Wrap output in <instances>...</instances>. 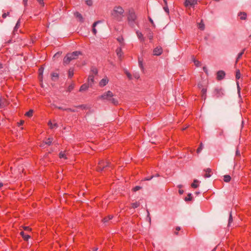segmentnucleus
<instances>
[{"label":"nucleus","instance_id":"nucleus-1","mask_svg":"<svg viewBox=\"0 0 251 251\" xmlns=\"http://www.w3.org/2000/svg\"><path fill=\"white\" fill-rule=\"evenodd\" d=\"M114 94L110 91L104 92L102 95L99 97L100 99L102 100H107L113 104L116 105L118 104V100L116 99L113 98Z\"/></svg>","mask_w":251,"mask_h":251},{"label":"nucleus","instance_id":"nucleus-2","mask_svg":"<svg viewBox=\"0 0 251 251\" xmlns=\"http://www.w3.org/2000/svg\"><path fill=\"white\" fill-rule=\"evenodd\" d=\"M82 53L80 51H75L72 53H68L64 58L63 63L65 65H68L73 60L76 59Z\"/></svg>","mask_w":251,"mask_h":251},{"label":"nucleus","instance_id":"nucleus-3","mask_svg":"<svg viewBox=\"0 0 251 251\" xmlns=\"http://www.w3.org/2000/svg\"><path fill=\"white\" fill-rule=\"evenodd\" d=\"M136 15L133 9H129L128 10L127 15V20L128 24L131 26H134V24H136Z\"/></svg>","mask_w":251,"mask_h":251},{"label":"nucleus","instance_id":"nucleus-4","mask_svg":"<svg viewBox=\"0 0 251 251\" xmlns=\"http://www.w3.org/2000/svg\"><path fill=\"white\" fill-rule=\"evenodd\" d=\"M124 12V10L122 7L120 6H116L114 7L111 14L114 18H117V19H120L123 16Z\"/></svg>","mask_w":251,"mask_h":251},{"label":"nucleus","instance_id":"nucleus-5","mask_svg":"<svg viewBox=\"0 0 251 251\" xmlns=\"http://www.w3.org/2000/svg\"><path fill=\"white\" fill-rule=\"evenodd\" d=\"M213 94L217 98L223 97L225 94L224 90L221 87H216L213 90Z\"/></svg>","mask_w":251,"mask_h":251},{"label":"nucleus","instance_id":"nucleus-6","mask_svg":"<svg viewBox=\"0 0 251 251\" xmlns=\"http://www.w3.org/2000/svg\"><path fill=\"white\" fill-rule=\"evenodd\" d=\"M104 164V161L103 160H100L99 163V166L97 169L98 171H102L104 168L107 167H110V163L109 162H106L105 164Z\"/></svg>","mask_w":251,"mask_h":251},{"label":"nucleus","instance_id":"nucleus-7","mask_svg":"<svg viewBox=\"0 0 251 251\" xmlns=\"http://www.w3.org/2000/svg\"><path fill=\"white\" fill-rule=\"evenodd\" d=\"M197 0H185L184 4L185 7H188L189 6H193L196 4H197Z\"/></svg>","mask_w":251,"mask_h":251},{"label":"nucleus","instance_id":"nucleus-8","mask_svg":"<svg viewBox=\"0 0 251 251\" xmlns=\"http://www.w3.org/2000/svg\"><path fill=\"white\" fill-rule=\"evenodd\" d=\"M162 53V49L161 47H157L153 50V54L154 55H160Z\"/></svg>","mask_w":251,"mask_h":251},{"label":"nucleus","instance_id":"nucleus-9","mask_svg":"<svg viewBox=\"0 0 251 251\" xmlns=\"http://www.w3.org/2000/svg\"><path fill=\"white\" fill-rule=\"evenodd\" d=\"M225 76V73L223 71H219L217 73V78L220 80L223 79Z\"/></svg>","mask_w":251,"mask_h":251},{"label":"nucleus","instance_id":"nucleus-10","mask_svg":"<svg viewBox=\"0 0 251 251\" xmlns=\"http://www.w3.org/2000/svg\"><path fill=\"white\" fill-rule=\"evenodd\" d=\"M108 78L107 77H105L100 81L99 85L101 87H104L108 83Z\"/></svg>","mask_w":251,"mask_h":251},{"label":"nucleus","instance_id":"nucleus-11","mask_svg":"<svg viewBox=\"0 0 251 251\" xmlns=\"http://www.w3.org/2000/svg\"><path fill=\"white\" fill-rule=\"evenodd\" d=\"M94 76L93 74H90L88 76V85H90V86H92V85L94 82Z\"/></svg>","mask_w":251,"mask_h":251},{"label":"nucleus","instance_id":"nucleus-12","mask_svg":"<svg viewBox=\"0 0 251 251\" xmlns=\"http://www.w3.org/2000/svg\"><path fill=\"white\" fill-rule=\"evenodd\" d=\"M74 15L76 18L78 19V21H79V22H82V23L83 22L84 19L81 14L76 12L75 13Z\"/></svg>","mask_w":251,"mask_h":251},{"label":"nucleus","instance_id":"nucleus-13","mask_svg":"<svg viewBox=\"0 0 251 251\" xmlns=\"http://www.w3.org/2000/svg\"><path fill=\"white\" fill-rule=\"evenodd\" d=\"M8 103L5 99H0V108H2L6 106Z\"/></svg>","mask_w":251,"mask_h":251},{"label":"nucleus","instance_id":"nucleus-14","mask_svg":"<svg viewBox=\"0 0 251 251\" xmlns=\"http://www.w3.org/2000/svg\"><path fill=\"white\" fill-rule=\"evenodd\" d=\"M89 86H90V85H88V84H83L80 87V89H79V91L80 92H82V91L87 90L88 89V88H89Z\"/></svg>","mask_w":251,"mask_h":251},{"label":"nucleus","instance_id":"nucleus-15","mask_svg":"<svg viewBox=\"0 0 251 251\" xmlns=\"http://www.w3.org/2000/svg\"><path fill=\"white\" fill-rule=\"evenodd\" d=\"M205 172V174L204 175L205 177H209L211 176L210 173L211 172V170L209 168H207L204 170Z\"/></svg>","mask_w":251,"mask_h":251},{"label":"nucleus","instance_id":"nucleus-16","mask_svg":"<svg viewBox=\"0 0 251 251\" xmlns=\"http://www.w3.org/2000/svg\"><path fill=\"white\" fill-rule=\"evenodd\" d=\"M90 74H93L94 75V76L95 75H97V74H98L97 69L94 67H92L91 69V71H90Z\"/></svg>","mask_w":251,"mask_h":251},{"label":"nucleus","instance_id":"nucleus-17","mask_svg":"<svg viewBox=\"0 0 251 251\" xmlns=\"http://www.w3.org/2000/svg\"><path fill=\"white\" fill-rule=\"evenodd\" d=\"M20 234L22 236L23 238L25 241H27L28 239L30 237V236L28 235H25L24 231H21L20 232Z\"/></svg>","mask_w":251,"mask_h":251},{"label":"nucleus","instance_id":"nucleus-18","mask_svg":"<svg viewBox=\"0 0 251 251\" xmlns=\"http://www.w3.org/2000/svg\"><path fill=\"white\" fill-rule=\"evenodd\" d=\"M136 34H137V36H138V38L140 39L141 41L144 40V38L143 37V35L142 34V33L141 32H140L139 31H137Z\"/></svg>","mask_w":251,"mask_h":251},{"label":"nucleus","instance_id":"nucleus-19","mask_svg":"<svg viewBox=\"0 0 251 251\" xmlns=\"http://www.w3.org/2000/svg\"><path fill=\"white\" fill-rule=\"evenodd\" d=\"M58 77V75L57 73H53L51 74V79L53 81H56Z\"/></svg>","mask_w":251,"mask_h":251},{"label":"nucleus","instance_id":"nucleus-20","mask_svg":"<svg viewBox=\"0 0 251 251\" xmlns=\"http://www.w3.org/2000/svg\"><path fill=\"white\" fill-rule=\"evenodd\" d=\"M116 53H117V55H118V56L119 58H120L122 56V55L123 54V52H122L121 48H118L117 50Z\"/></svg>","mask_w":251,"mask_h":251},{"label":"nucleus","instance_id":"nucleus-21","mask_svg":"<svg viewBox=\"0 0 251 251\" xmlns=\"http://www.w3.org/2000/svg\"><path fill=\"white\" fill-rule=\"evenodd\" d=\"M100 22L99 21H97V22H95L93 24V29H92V31L93 32V33L94 34H96L97 33V30L95 28V26L97 25Z\"/></svg>","mask_w":251,"mask_h":251},{"label":"nucleus","instance_id":"nucleus-22","mask_svg":"<svg viewBox=\"0 0 251 251\" xmlns=\"http://www.w3.org/2000/svg\"><path fill=\"white\" fill-rule=\"evenodd\" d=\"M239 16L240 17L241 20H244L246 19L247 15L245 13H240Z\"/></svg>","mask_w":251,"mask_h":251},{"label":"nucleus","instance_id":"nucleus-23","mask_svg":"<svg viewBox=\"0 0 251 251\" xmlns=\"http://www.w3.org/2000/svg\"><path fill=\"white\" fill-rule=\"evenodd\" d=\"M206 89L205 88H202L201 90L202 97L204 99V100H205L206 98Z\"/></svg>","mask_w":251,"mask_h":251},{"label":"nucleus","instance_id":"nucleus-24","mask_svg":"<svg viewBox=\"0 0 251 251\" xmlns=\"http://www.w3.org/2000/svg\"><path fill=\"white\" fill-rule=\"evenodd\" d=\"M224 180L226 182H228L231 180V177L229 175H225L224 176Z\"/></svg>","mask_w":251,"mask_h":251},{"label":"nucleus","instance_id":"nucleus-25","mask_svg":"<svg viewBox=\"0 0 251 251\" xmlns=\"http://www.w3.org/2000/svg\"><path fill=\"white\" fill-rule=\"evenodd\" d=\"M199 181L197 179H195L194 180V182L191 184V186L193 187V188H196L198 187V185L197 184V183H199Z\"/></svg>","mask_w":251,"mask_h":251},{"label":"nucleus","instance_id":"nucleus-26","mask_svg":"<svg viewBox=\"0 0 251 251\" xmlns=\"http://www.w3.org/2000/svg\"><path fill=\"white\" fill-rule=\"evenodd\" d=\"M113 217V216L112 215H109L107 217H105L103 219V222L104 223H106L108 222V220L112 219Z\"/></svg>","mask_w":251,"mask_h":251},{"label":"nucleus","instance_id":"nucleus-27","mask_svg":"<svg viewBox=\"0 0 251 251\" xmlns=\"http://www.w3.org/2000/svg\"><path fill=\"white\" fill-rule=\"evenodd\" d=\"M199 28L201 30H204V24L203 23L202 20H201V23L199 24Z\"/></svg>","mask_w":251,"mask_h":251},{"label":"nucleus","instance_id":"nucleus-28","mask_svg":"<svg viewBox=\"0 0 251 251\" xmlns=\"http://www.w3.org/2000/svg\"><path fill=\"white\" fill-rule=\"evenodd\" d=\"M233 219L231 215V214H230L229 219H228V226H231V223L232 222Z\"/></svg>","mask_w":251,"mask_h":251},{"label":"nucleus","instance_id":"nucleus-29","mask_svg":"<svg viewBox=\"0 0 251 251\" xmlns=\"http://www.w3.org/2000/svg\"><path fill=\"white\" fill-rule=\"evenodd\" d=\"M53 138H49L48 139V141L45 142L46 145H48L49 146H50L53 141Z\"/></svg>","mask_w":251,"mask_h":251},{"label":"nucleus","instance_id":"nucleus-30","mask_svg":"<svg viewBox=\"0 0 251 251\" xmlns=\"http://www.w3.org/2000/svg\"><path fill=\"white\" fill-rule=\"evenodd\" d=\"M117 39V41L121 44V45H124V39L122 37H119Z\"/></svg>","mask_w":251,"mask_h":251},{"label":"nucleus","instance_id":"nucleus-31","mask_svg":"<svg viewBox=\"0 0 251 251\" xmlns=\"http://www.w3.org/2000/svg\"><path fill=\"white\" fill-rule=\"evenodd\" d=\"M33 113V110L31 109L29 111L27 112L26 113H25V115L26 116H28V117H31L32 116V114Z\"/></svg>","mask_w":251,"mask_h":251},{"label":"nucleus","instance_id":"nucleus-32","mask_svg":"<svg viewBox=\"0 0 251 251\" xmlns=\"http://www.w3.org/2000/svg\"><path fill=\"white\" fill-rule=\"evenodd\" d=\"M49 125L50 126L51 128H53L54 127H57V125L55 123L54 125L51 123L50 121L48 123Z\"/></svg>","mask_w":251,"mask_h":251},{"label":"nucleus","instance_id":"nucleus-33","mask_svg":"<svg viewBox=\"0 0 251 251\" xmlns=\"http://www.w3.org/2000/svg\"><path fill=\"white\" fill-rule=\"evenodd\" d=\"M76 107H78V108H82L83 109H86L89 108V107L86 105H83V104L76 106Z\"/></svg>","mask_w":251,"mask_h":251},{"label":"nucleus","instance_id":"nucleus-34","mask_svg":"<svg viewBox=\"0 0 251 251\" xmlns=\"http://www.w3.org/2000/svg\"><path fill=\"white\" fill-rule=\"evenodd\" d=\"M20 24V20H19L18 21V22H17L16 25L14 27V31H15L16 30H17V29L19 27Z\"/></svg>","mask_w":251,"mask_h":251},{"label":"nucleus","instance_id":"nucleus-35","mask_svg":"<svg viewBox=\"0 0 251 251\" xmlns=\"http://www.w3.org/2000/svg\"><path fill=\"white\" fill-rule=\"evenodd\" d=\"M245 51V49H244L240 53H239L238 55V57L237 58L236 62L238 61V60L241 57L242 55L244 53Z\"/></svg>","mask_w":251,"mask_h":251},{"label":"nucleus","instance_id":"nucleus-36","mask_svg":"<svg viewBox=\"0 0 251 251\" xmlns=\"http://www.w3.org/2000/svg\"><path fill=\"white\" fill-rule=\"evenodd\" d=\"M59 157L60 158H64L65 159H67V157L66 154L62 151L59 153Z\"/></svg>","mask_w":251,"mask_h":251},{"label":"nucleus","instance_id":"nucleus-37","mask_svg":"<svg viewBox=\"0 0 251 251\" xmlns=\"http://www.w3.org/2000/svg\"><path fill=\"white\" fill-rule=\"evenodd\" d=\"M147 220L148 222H149L150 224H151V218L150 217V214L149 213V211L147 210Z\"/></svg>","mask_w":251,"mask_h":251},{"label":"nucleus","instance_id":"nucleus-38","mask_svg":"<svg viewBox=\"0 0 251 251\" xmlns=\"http://www.w3.org/2000/svg\"><path fill=\"white\" fill-rule=\"evenodd\" d=\"M192 195L191 194L189 193L188 194V197L185 198V201H191L192 200Z\"/></svg>","mask_w":251,"mask_h":251},{"label":"nucleus","instance_id":"nucleus-39","mask_svg":"<svg viewBox=\"0 0 251 251\" xmlns=\"http://www.w3.org/2000/svg\"><path fill=\"white\" fill-rule=\"evenodd\" d=\"M194 63H195V65L197 66H200L201 65V62L199 61L198 60H196L195 59H194L193 60Z\"/></svg>","mask_w":251,"mask_h":251},{"label":"nucleus","instance_id":"nucleus-40","mask_svg":"<svg viewBox=\"0 0 251 251\" xmlns=\"http://www.w3.org/2000/svg\"><path fill=\"white\" fill-rule=\"evenodd\" d=\"M139 203L138 202H136L132 204V207L134 208H137L139 206Z\"/></svg>","mask_w":251,"mask_h":251},{"label":"nucleus","instance_id":"nucleus-41","mask_svg":"<svg viewBox=\"0 0 251 251\" xmlns=\"http://www.w3.org/2000/svg\"><path fill=\"white\" fill-rule=\"evenodd\" d=\"M125 73L126 74L127 76L128 77L129 79H131L132 78L131 75L129 72H128L127 71H126Z\"/></svg>","mask_w":251,"mask_h":251},{"label":"nucleus","instance_id":"nucleus-42","mask_svg":"<svg viewBox=\"0 0 251 251\" xmlns=\"http://www.w3.org/2000/svg\"><path fill=\"white\" fill-rule=\"evenodd\" d=\"M163 9L164 10H165V11L166 12H167L168 14H169V9L168 8V7L167 5H165L164 7H163Z\"/></svg>","mask_w":251,"mask_h":251},{"label":"nucleus","instance_id":"nucleus-43","mask_svg":"<svg viewBox=\"0 0 251 251\" xmlns=\"http://www.w3.org/2000/svg\"><path fill=\"white\" fill-rule=\"evenodd\" d=\"M74 85L71 84L68 87V90L69 91H71V90H72L74 89Z\"/></svg>","mask_w":251,"mask_h":251},{"label":"nucleus","instance_id":"nucleus-44","mask_svg":"<svg viewBox=\"0 0 251 251\" xmlns=\"http://www.w3.org/2000/svg\"><path fill=\"white\" fill-rule=\"evenodd\" d=\"M74 73L73 70H71V69L69 71V76L71 77L73 76Z\"/></svg>","mask_w":251,"mask_h":251},{"label":"nucleus","instance_id":"nucleus-45","mask_svg":"<svg viewBox=\"0 0 251 251\" xmlns=\"http://www.w3.org/2000/svg\"><path fill=\"white\" fill-rule=\"evenodd\" d=\"M236 77L237 79H239L240 77V73L239 70L237 71Z\"/></svg>","mask_w":251,"mask_h":251},{"label":"nucleus","instance_id":"nucleus-46","mask_svg":"<svg viewBox=\"0 0 251 251\" xmlns=\"http://www.w3.org/2000/svg\"><path fill=\"white\" fill-rule=\"evenodd\" d=\"M141 188V187L140 186H137L135 187L133 190L134 191H137L140 190Z\"/></svg>","mask_w":251,"mask_h":251},{"label":"nucleus","instance_id":"nucleus-47","mask_svg":"<svg viewBox=\"0 0 251 251\" xmlns=\"http://www.w3.org/2000/svg\"><path fill=\"white\" fill-rule=\"evenodd\" d=\"M42 6H44V0H37Z\"/></svg>","mask_w":251,"mask_h":251},{"label":"nucleus","instance_id":"nucleus-48","mask_svg":"<svg viewBox=\"0 0 251 251\" xmlns=\"http://www.w3.org/2000/svg\"><path fill=\"white\" fill-rule=\"evenodd\" d=\"M86 4L89 6H90L92 4V1L91 0H88L86 1Z\"/></svg>","mask_w":251,"mask_h":251},{"label":"nucleus","instance_id":"nucleus-49","mask_svg":"<svg viewBox=\"0 0 251 251\" xmlns=\"http://www.w3.org/2000/svg\"><path fill=\"white\" fill-rule=\"evenodd\" d=\"M24 229L25 231H30L31 229L29 226H24Z\"/></svg>","mask_w":251,"mask_h":251},{"label":"nucleus","instance_id":"nucleus-50","mask_svg":"<svg viewBox=\"0 0 251 251\" xmlns=\"http://www.w3.org/2000/svg\"><path fill=\"white\" fill-rule=\"evenodd\" d=\"M202 149V143L201 144L200 147L197 149V152H199L201 151Z\"/></svg>","mask_w":251,"mask_h":251},{"label":"nucleus","instance_id":"nucleus-51","mask_svg":"<svg viewBox=\"0 0 251 251\" xmlns=\"http://www.w3.org/2000/svg\"><path fill=\"white\" fill-rule=\"evenodd\" d=\"M60 52H57L56 53H55L54 56H53V57H58V56H59L60 55Z\"/></svg>","mask_w":251,"mask_h":251},{"label":"nucleus","instance_id":"nucleus-52","mask_svg":"<svg viewBox=\"0 0 251 251\" xmlns=\"http://www.w3.org/2000/svg\"><path fill=\"white\" fill-rule=\"evenodd\" d=\"M134 76L135 78H137V79H138V78H139V77H140V76H139V74H135L134 75Z\"/></svg>","mask_w":251,"mask_h":251},{"label":"nucleus","instance_id":"nucleus-53","mask_svg":"<svg viewBox=\"0 0 251 251\" xmlns=\"http://www.w3.org/2000/svg\"><path fill=\"white\" fill-rule=\"evenodd\" d=\"M9 13L8 12L7 13H4L2 14V17L3 18H5L6 17V16L8 15Z\"/></svg>","mask_w":251,"mask_h":251},{"label":"nucleus","instance_id":"nucleus-54","mask_svg":"<svg viewBox=\"0 0 251 251\" xmlns=\"http://www.w3.org/2000/svg\"><path fill=\"white\" fill-rule=\"evenodd\" d=\"M148 37H149V39H150V40H151V39H152V38H153V35H152V34L151 33L149 35Z\"/></svg>","mask_w":251,"mask_h":251},{"label":"nucleus","instance_id":"nucleus-55","mask_svg":"<svg viewBox=\"0 0 251 251\" xmlns=\"http://www.w3.org/2000/svg\"><path fill=\"white\" fill-rule=\"evenodd\" d=\"M27 1L28 0H23V2L25 5V6H26L27 4Z\"/></svg>","mask_w":251,"mask_h":251},{"label":"nucleus","instance_id":"nucleus-56","mask_svg":"<svg viewBox=\"0 0 251 251\" xmlns=\"http://www.w3.org/2000/svg\"><path fill=\"white\" fill-rule=\"evenodd\" d=\"M236 155H237V156L240 155V153L238 150H237L236 151Z\"/></svg>","mask_w":251,"mask_h":251},{"label":"nucleus","instance_id":"nucleus-57","mask_svg":"<svg viewBox=\"0 0 251 251\" xmlns=\"http://www.w3.org/2000/svg\"><path fill=\"white\" fill-rule=\"evenodd\" d=\"M153 178V176H151V177H147L145 179V180H151V179H152Z\"/></svg>","mask_w":251,"mask_h":251},{"label":"nucleus","instance_id":"nucleus-58","mask_svg":"<svg viewBox=\"0 0 251 251\" xmlns=\"http://www.w3.org/2000/svg\"><path fill=\"white\" fill-rule=\"evenodd\" d=\"M65 110H68V111H72V112H75V110L71 109V108L65 109Z\"/></svg>","mask_w":251,"mask_h":251},{"label":"nucleus","instance_id":"nucleus-59","mask_svg":"<svg viewBox=\"0 0 251 251\" xmlns=\"http://www.w3.org/2000/svg\"><path fill=\"white\" fill-rule=\"evenodd\" d=\"M203 70L206 73H207V69L206 68V67H203Z\"/></svg>","mask_w":251,"mask_h":251},{"label":"nucleus","instance_id":"nucleus-60","mask_svg":"<svg viewBox=\"0 0 251 251\" xmlns=\"http://www.w3.org/2000/svg\"><path fill=\"white\" fill-rule=\"evenodd\" d=\"M39 71H40V75H42V74H43V69L42 68H40L39 69Z\"/></svg>","mask_w":251,"mask_h":251},{"label":"nucleus","instance_id":"nucleus-61","mask_svg":"<svg viewBox=\"0 0 251 251\" xmlns=\"http://www.w3.org/2000/svg\"><path fill=\"white\" fill-rule=\"evenodd\" d=\"M24 121H21L20 123H19L18 124H19V126L20 125H23L24 124Z\"/></svg>","mask_w":251,"mask_h":251},{"label":"nucleus","instance_id":"nucleus-62","mask_svg":"<svg viewBox=\"0 0 251 251\" xmlns=\"http://www.w3.org/2000/svg\"><path fill=\"white\" fill-rule=\"evenodd\" d=\"M183 192H184V191H183V190H179V193L180 194H183Z\"/></svg>","mask_w":251,"mask_h":251},{"label":"nucleus","instance_id":"nucleus-63","mask_svg":"<svg viewBox=\"0 0 251 251\" xmlns=\"http://www.w3.org/2000/svg\"><path fill=\"white\" fill-rule=\"evenodd\" d=\"M149 20L151 22V23L153 25V22L152 21V20L151 18H149Z\"/></svg>","mask_w":251,"mask_h":251},{"label":"nucleus","instance_id":"nucleus-64","mask_svg":"<svg viewBox=\"0 0 251 251\" xmlns=\"http://www.w3.org/2000/svg\"><path fill=\"white\" fill-rule=\"evenodd\" d=\"M45 145H46V144H45V143H42V144L40 145V146H41V147H44V146H45Z\"/></svg>","mask_w":251,"mask_h":251}]
</instances>
